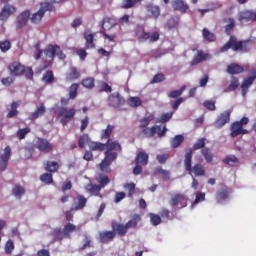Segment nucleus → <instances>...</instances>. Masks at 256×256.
<instances>
[{"label": "nucleus", "mask_w": 256, "mask_h": 256, "mask_svg": "<svg viewBox=\"0 0 256 256\" xmlns=\"http://www.w3.org/2000/svg\"><path fill=\"white\" fill-rule=\"evenodd\" d=\"M85 49H95V35L89 32H84Z\"/></svg>", "instance_id": "obj_29"}, {"label": "nucleus", "mask_w": 256, "mask_h": 256, "mask_svg": "<svg viewBox=\"0 0 256 256\" xmlns=\"http://www.w3.org/2000/svg\"><path fill=\"white\" fill-rule=\"evenodd\" d=\"M46 112L47 108H45V104L41 103L39 106L36 107V110L28 116V119L29 121H36V119L43 117Z\"/></svg>", "instance_id": "obj_19"}, {"label": "nucleus", "mask_w": 256, "mask_h": 256, "mask_svg": "<svg viewBox=\"0 0 256 256\" xmlns=\"http://www.w3.org/2000/svg\"><path fill=\"white\" fill-rule=\"evenodd\" d=\"M151 121H153V116H148L140 119L139 121V128L140 129H146L151 124Z\"/></svg>", "instance_id": "obj_50"}, {"label": "nucleus", "mask_w": 256, "mask_h": 256, "mask_svg": "<svg viewBox=\"0 0 256 256\" xmlns=\"http://www.w3.org/2000/svg\"><path fill=\"white\" fill-rule=\"evenodd\" d=\"M183 91H185V86L181 87L179 90H172L168 94V97H170V99H177V97H181L183 95Z\"/></svg>", "instance_id": "obj_56"}, {"label": "nucleus", "mask_w": 256, "mask_h": 256, "mask_svg": "<svg viewBox=\"0 0 256 256\" xmlns=\"http://www.w3.org/2000/svg\"><path fill=\"white\" fill-rule=\"evenodd\" d=\"M113 27H117V19L115 17L106 16L102 20V29L101 35H103L104 39L110 41L111 43H115V39H117V33L108 34L106 31H111Z\"/></svg>", "instance_id": "obj_5"}, {"label": "nucleus", "mask_w": 256, "mask_h": 256, "mask_svg": "<svg viewBox=\"0 0 256 256\" xmlns=\"http://www.w3.org/2000/svg\"><path fill=\"white\" fill-rule=\"evenodd\" d=\"M115 235V231L99 232V241L105 244L111 243V241L115 239Z\"/></svg>", "instance_id": "obj_23"}, {"label": "nucleus", "mask_w": 256, "mask_h": 256, "mask_svg": "<svg viewBox=\"0 0 256 256\" xmlns=\"http://www.w3.org/2000/svg\"><path fill=\"white\" fill-rule=\"evenodd\" d=\"M202 37L205 39V41H208V43L217 41V36H215V33L209 31L207 28L202 30Z\"/></svg>", "instance_id": "obj_38"}, {"label": "nucleus", "mask_w": 256, "mask_h": 256, "mask_svg": "<svg viewBox=\"0 0 256 256\" xmlns=\"http://www.w3.org/2000/svg\"><path fill=\"white\" fill-rule=\"evenodd\" d=\"M87 143L91 145V138H89V134L80 135L78 139V147H80V149H85V145H87Z\"/></svg>", "instance_id": "obj_41"}, {"label": "nucleus", "mask_w": 256, "mask_h": 256, "mask_svg": "<svg viewBox=\"0 0 256 256\" xmlns=\"http://www.w3.org/2000/svg\"><path fill=\"white\" fill-rule=\"evenodd\" d=\"M98 183H99L100 189H103V188L107 187V185H109V183H111V180L109 179V176H107L105 174H101L98 178Z\"/></svg>", "instance_id": "obj_43"}, {"label": "nucleus", "mask_w": 256, "mask_h": 256, "mask_svg": "<svg viewBox=\"0 0 256 256\" xmlns=\"http://www.w3.org/2000/svg\"><path fill=\"white\" fill-rule=\"evenodd\" d=\"M59 163L57 161H46L44 162V169L48 173H57L59 171Z\"/></svg>", "instance_id": "obj_28"}, {"label": "nucleus", "mask_w": 256, "mask_h": 256, "mask_svg": "<svg viewBox=\"0 0 256 256\" xmlns=\"http://www.w3.org/2000/svg\"><path fill=\"white\" fill-rule=\"evenodd\" d=\"M149 217H150L151 225H153L154 227H157V225H161L162 223L161 216L155 213H150Z\"/></svg>", "instance_id": "obj_51"}, {"label": "nucleus", "mask_w": 256, "mask_h": 256, "mask_svg": "<svg viewBox=\"0 0 256 256\" xmlns=\"http://www.w3.org/2000/svg\"><path fill=\"white\" fill-rule=\"evenodd\" d=\"M129 107H141L143 105V101L139 97H130L127 100Z\"/></svg>", "instance_id": "obj_44"}, {"label": "nucleus", "mask_w": 256, "mask_h": 256, "mask_svg": "<svg viewBox=\"0 0 256 256\" xmlns=\"http://www.w3.org/2000/svg\"><path fill=\"white\" fill-rule=\"evenodd\" d=\"M238 20L240 21V23H245L247 21H256V12H253L251 10L240 12Z\"/></svg>", "instance_id": "obj_20"}, {"label": "nucleus", "mask_w": 256, "mask_h": 256, "mask_svg": "<svg viewBox=\"0 0 256 256\" xmlns=\"http://www.w3.org/2000/svg\"><path fill=\"white\" fill-rule=\"evenodd\" d=\"M231 122V112L229 110H226L224 112H221L216 120L214 121V127L216 129H221L227 125V123Z\"/></svg>", "instance_id": "obj_9"}, {"label": "nucleus", "mask_w": 256, "mask_h": 256, "mask_svg": "<svg viewBox=\"0 0 256 256\" xmlns=\"http://www.w3.org/2000/svg\"><path fill=\"white\" fill-rule=\"evenodd\" d=\"M185 141V136L178 134L171 138L170 145L172 149H177V147H181L182 143Z\"/></svg>", "instance_id": "obj_34"}, {"label": "nucleus", "mask_w": 256, "mask_h": 256, "mask_svg": "<svg viewBox=\"0 0 256 256\" xmlns=\"http://www.w3.org/2000/svg\"><path fill=\"white\" fill-rule=\"evenodd\" d=\"M229 187L222 185L221 188L216 192V201L217 203H223V201H227L230 195Z\"/></svg>", "instance_id": "obj_18"}, {"label": "nucleus", "mask_w": 256, "mask_h": 256, "mask_svg": "<svg viewBox=\"0 0 256 256\" xmlns=\"http://www.w3.org/2000/svg\"><path fill=\"white\" fill-rule=\"evenodd\" d=\"M62 231L65 239H71V233H73L74 231H77V226L69 222L64 226Z\"/></svg>", "instance_id": "obj_32"}, {"label": "nucleus", "mask_w": 256, "mask_h": 256, "mask_svg": "<svg viewBox=\"0 0 256 256\" xmlns=\"http://www.w3.org/2000/svg\"><path fill=\"white\" fill-rule=\"evenodd\" d=\"M135 163L136 165H147L149 163V154L144 151L139 152L135 158Z\"/></svg>", "instance_id": "obj_30"}, {"label": "nucleus", "mask_w": 256, "mask_h": 256, "mask_svg": "<svg viewBox=\"0 0 256 256\" xmlns=\"http://www.w3.org/2000/svg\"><path fill=\"white\" fill-rule=\"evenodd\" d=\"M188 201L189 197H187L185 194L177 193L172 195L169 203L172 207H180L183 209V207H187Z\"/></svg>", "instance_id": "obj_8"}, {"label": "nucleus", "mask_w": 256, "mask_h": 256, "mask_svg": "<svg viewBox=\"0 0 256 256\" xmlns=\"http://www.w3.org/2000/svg\"><path fill=\"white\" fill-rule=\"evenodd\" d=\"M223 163L229 165L230 167H237L239 165V158L236 156H228L223 160Z\"/></svg>", "instance_id": "obj_42"}, {"label": "nucleus", "mask_w": 256, "mask_h": 256, "mask_svg": "<svg viewBox=\"0 0 256 256\" xmlns=\"http://www.w3.org/2000/svg\"><path fill=\"white\" fill-rule=\"evenodd\" d=\"M230 137L235 139V137H239V135H249V130L244 129L239 122H233L230 126Z\"/></svg>", "instance_id": "obj_13"}, {"label": "nucleus", "mask_w": 256, "mask_h": 256, "mask_svg": "<svg viewBox=\"0 0 256 256\" xmlns=\"http://www.w3.org/2000/svg\"><path fill=\"white\" fill-rule=\"evenodd\" d=\"M140 221H141V216L139 214H134L132 218L126 223L127 229H136Z\"/></svg>", "instance_id": "obj_37"}, {"label": "nucleus", "mask_w": 256, "mask_h": 256, "mask_svg": "<svg viewBox=\"0 0 256 256\" xmlns=\"http://www.w3.org/2000/svg\"><path fill=\"white\" fill-rule=\"evenodd\" d=\"M113 131H115V125L108 124L105 129H102L100 132L101 141H106V143L102 142H90L89 149L90 151H105L104 159L100 163V170L104 173H109L111 171V163L117 159V152L113 151H121V144L118 141H113L111 139V135H113Z\"/></svg>", "instance_id": "obj_1"}, {"label": "nucleus", "mask_w": 256, "mask_h": 256, "mask_svg": "<svg viewBox=\"0 0 256 256\" xmlns=\"http://www.w3.org/2000/svg\"><path fill=\"white\" fill-rule=\"evenodd\" d=\"M201 154L208 163H213V155L210 153L209 148H203Z\"/></svg>", "instance_id": "obj_55"}, {"label": "nucleus", "mask_w": 256, "mask_h": 256, "mask_svg": "<svg viewBox=\"0 0 256 256\" xmlns=\"http://www.w3.org/2000/svg\"><path fill=\"white\" fill-rule=\"evenodd\" d=\"M229 49H232V51H244V53H247V51L251 49V46L249 45L248 40L239 41L237 36H230L228 42L220 48V53H226Z\"/></svg>", "instance_id": "obj_3"}, {"label": "nucleus", "mask_w": 256, "mask_h": 256, "mask_svg": "<svg viewBox=\"0 0 256 256\" xmlns=\"http://www.w3.org/2000/svg\"><path fill=\"white\" fill-rule=\"evenodd\" d=\"M9 159H11V147L6 146L4 153L0 155V171H5L9 165Z\"/></svg>", "instance_id": "obj_14"}, {"label": "nucleus", "mask_w": 256, "mask_h": 256, "mask_svg": "<svg viewBox=\"0 0 256 256\" xmlns=\"http://www.w3.org/2000/svg\"><path fill=\"white\" fill-rule=\"evenodd\" d=\"M53 9V4H50L49 2L41 3L38 12L34 13L30 18L31 23H41V20L43 19L45 13H47V11H53Z\"/></svg>", "instance_id": "obj_7"}, {"label": "nucleus", "mask_w": 256, "mask_h": 256, "mask_svg": "<svg viewBox=\"0 0 256 256\" xmlns=\"http://www.w3.org/2000/svg\"><path fill=\"white\" fill-rule=\"evenodd\" d=\"M35 148L40 151V153H51L53 151V144L45 138H37L35 142Z\"/></svg>", "instance_id": "obj_10"}, {"label": "nucleus", "mask_w": 256, "mask_h": 256, "mask_svg": "<svg viewBox=\"0 0 256 256\" xmlns=\"http://www.w3.org/2000/svg\"><path fill=\"white\" fill-rule=\"evenodd\" d=\"M245 68L239 64L231 63L227 66V73L229 75H240V73H244Z\"/></svg>", "instance_id": "obj_27"}, {"label": "nucleus", "mask_w": 256, "mask_h": 256, "mask_svg": "<svg viewBox=\"0 0 256 256\" xmlns=\"http://www.w3.org/2000/svg\"><path fill=\"white\" fill-rule=\"evenodd\" d=\"M205 138H200L197 140V142L193 145L192 153L193 151H198V149H205Z\"/></svg>", "instance_id": "obj_60"}, {"label": "nucleus", "mask_w": 256, "mask_h": 256, "mask_svg": "<svg viewBox=\"0 0 256 256\" xmlns=\"http://www.w3.org/2000/svg\"><path fill=\"white\" fill-rule=\"evenodd\" d=\"M211 59V55L209 53H205L202 50H198L197 54L193 57L192 61L190 62L191 67L194 65H199V63H203V61H209Z\"/></svg>", "instance_id": "obj_17"}, {"label": "nucleus", "mask_w": 256, "mask_h": 256, "mask_svg": "<svg viewBox=\"0 0 256 256\" xmlns=\"http://www.w3.org/2000/svg\"><path fill=\"white\" fill-rule=\"evenodd\" d=\"M29 17H31V12L29 10H25L20 13L16 18L17 29H23V27H26Z\"/></svg>", "instance_id": "obj_15"}, {"label": "nucleus", "mask_w": 256, "mask_h": 256, "mask_svg": "<svg viewBox=\"0 0 256 256\" xmlns=\"http://www.w3.org/2000/svg\"><path fill=\"white\" fill-rule=\"evenodd\" d=\"M40 181L45 185H51L53 183V174L44 173L40 176Z\"/></svg>", "instance_id": "obj_48"}, {"label": "nucleus", "mask_w": 256, "mask_h": 256, "mask_svg": "<svg viewBox=\"0 0 256 256\" xmlns=\"http://www.w3.org/2000/svg\"><path fill=\"white\" fill-rule=\"evenodd\" d=\"M5 253L6 255H11V253H13V251H15V243L13 242V240H8L5 244Z\"/></svg>", "instance_id": "obj_53"}, {"label": "nucleus", "mask_w": 256, "mask_h": 256, "mask_svg": "<svg viewBox=\"0 0 256 256\" xmlns=\"http://www.w3.org/2000/svg\"><path fill=\"white\" fill-rule=\"evenodd\" d=\"M20 105H21V102H12L10 106L11 110L6 115L7 119H13V117H17V115H19V110L17 109L19 108Z\"/></svg>", "instance_id": "obj_35"}, {"label": "nucleus", "mask_w": 256, "mask_h": 256, "mask_svg": "<svg viewBox=\"0 0 256 256\" xmlns=\"http://www.w3.org/2000/svg\"><path fill=\"white\" fill-rule=\"evenodd\" d=\"M237 87H239V79L235 76H232L228 86V91H235Z\"/></svg>", "instance_id": "obj_57"}, {"label": "nucleus", "mask_w": 256, "mask_h": 256, "mask_svg": "<svg viewBox=\"0 0 256 256\" xmlns=\"http://www.w3.org/2000/svg\"><path fill=\"white\" fill-rule=\"evenodd\" d=\"M171 119H173V112H167L158 118L157 123H168Z\"/></svg>", "instance_id": "obj_52"}, {"label": "nucleus", "mask_w": 256, "mask_h": 256, "mask_svg": "<svg viewBox=\"0 0 256 256\" xmlns=\"http://www.w3.org/2000/svg\"><path fill=\"white\" fill-rule=\"evenodd\" d=\"M42 81L47 85H53V83L55 82V75L53 74V71H46L42 76Z\"/></svg>", "instance_id": "obj_39"}, {"label": "nucleus", "mask_w": 256, "mask_h": 256, "mask_svg": "<svg viewBox=\"0 0 256 256\" xmlns=\"http://www.w3.org/2000/svg\"><path fill=\"white\" fill-rule=\"evenodd\" d=\"M11 49V42L9 40L0 41V50L2 53H7Z\"/></svg>", "instance_id": "obj_62"}, {"label": "nucleus", "mask_w": 256, "mask_h": 256, "mask_svg": "<svg viewBox=\"0 0 256 256\" xmlns=\"http://www.w3.org/2000/svg\"><path fill=\"white\" fill-rule=\"evenodd\" d=\"M193 163V148H186L184 154V169L187 173H194L196 177H205V168L203 165Z\"/></svg>", "instance_id": "obj_2"}, {"label": "nucleus", "mask_w": 256, "mask_h": 256, "mask_svg": "<svg viewBox=\"0 0 256 256\" xmlns=\"http://www.w3.org/2000/svg\"><path fill=\"white\" fill-rule=\"evenodd\" d=\"M147 13H149L150 17H153L154 19H157L159 15H161V8L159 6H155L153 4H149L146 7Z\"/></svg>", "instance_id": "obj_33"}, {"label": "nucleus", "mask_w": 256, "mask_h": 256, "mask_svg": "<svg viewBox=\"0 0 256 256\" xmlns=\"http://www.w3.org/2000/svg\"><path fill=\"white\" fill-rule=\"evenodd\" d=\"M11 75L19 76L25 73V66L21 65L19 62H13L8 67Z\"/></svg>", "instance_id": "obj_21"}, {"label": "nucleus", "mask_w": 256, "mask_h": 256, "mask_svg": "<svg viewBox=\"0 0 256 256\" xmlns=\"http://www.w3.org/2000/svg\"><path fill=\"white\" fill-rule=\"evenodd\" d=\"M17 12V8L13 5H6L2 8L0 12V27H3L7 23V19Z\"/></svg>", "instance_id": "obj_11"}, {"label": "nucleus", "mask_w": 256, "mask_h": 256, "mask_svg": "<svg viewBox=\"0 0 256 256\" xmlns=\"http://www.w3.org/2000/svg\"><path fill=\"white\" fill-rule=\"evenodd\" d=\"M80 77H81V70H79V68L73 67V66H71L65 74V80L68 83L77 81V79H79Z\"/></svg>", "instance_id": "obj_16"}, {"label": "nucleus", "mask_w": 256, "mask_h": 256, "mask_svg": "<svg viewBox=\"0 0 256 256\" xmlns=\"http://www.w3.org/2000/svg\"><path fill=\"white\" fill-rule=\"evenodd\" d=\"M172 7L174 11H179L182 14H185L187 11H189V5L186 4L183 0H174Z\"/></svg>", "instance_id": "obj_22"}, {"label": "nucleus", "mask_w": 256, "mask_h": 256, "mask_svg": "<svg viewBox=\"0 0 256 256\" xmlns=\"http://www.w3.org/2000/svg\"><path fill=\"white\" fill-rule=\"evenodd\" d=\"M82 85L86 89H93L95 87V78H85L82 80Z\"/></svg>", "instance_id": "obj_54"}, {"label": "nucleus", "mask_w": 256, "mask_h": 256, "mask_svg": "<svg viewBox=\"0 0 256 256\" xmlns=\"http://www.w3.org/2000/svg\"><path fill=\"white\" fill-rule=\"evenodd\" d=\"M137 5V0H123L121 8L122 9H131Z\"/></svg>", "instance_id": "obj_59"}, {"label": "nucleus", "mask_w": 256, "mask_h": 256, "mask_svg": "<svg viewBox=\"0 0 256 256\" xmlns=\"http://www.w3.org/2000/svg\"><path fill=\"white\" fill-rule=\"evenodd\" d=\"M223 23H226V26H225L226 35L231 37L233 33V29H235V19L231 17H225L223 18Z\"/></svg>", "instance_id": "obj_25"}, {"label": "nucleus", "mask_w": 256, "mask_h": 256, "mask_svg": "<svg viewBox=\"0 0 256 256\" xmlns=\"http://www.w3.org/2000/svg\"><path fill=\"white\" fill-rule=\"evenodd\" d=\"M157 129H161V126H152L142 129V133L144 137H147L148 139H151V137H155L157 134Z\"/></svg>", "instance_id": "obj_31"}, {"label": "nucleus", "mask_w": 256, "mask_h": 256, "mask_svg": "<svg viewBox=\"0 0 256 256\" xmlns=\"http://www.w3.org/2000/svg\"><path fill=\"white\" fill-rule=\"evenodd\" d=\"M57 51H59V45L49 44L44 50V55L53 60L55 59V55H57Z\"/></svg>", "instance_id": "obj_26"}, {"label": "nucleus", "mask_w": 256, "mask_h": 256, "mask_svg": "<svg viewBox=\"0 0 256 256\" xmlns=\"http://www.w3.org/2000/svg\"><path fill=\"white\" fill-rule=\"evenodd\" d=\"M203 106L206 109H208V111H216L217 110V106H215V102H213L211 100L204 101Z\"/></svg>", "instance_id": "obj_64"}, {"label": "nucleus", "mask_w": 256, "mask_h": 256, "mask_svg": "<svg viewBox=\"0 0 256 256\" xmlns=\"http://www.w3.org/2000/svg\"><path fill=\"white\" fill-rule=\"evenodd\" d=\"M155 173L161 175L163 181H169L171 179V173L163 168L156 169Z\"/></svg>", "instance_id": "obj_49"}, {"label": "nucleus", "mask_w": 256, "mask_h": 256, "mask_svg": "<svg viewBox=\"0 0 256 256\" xmlns=\"http://www.w3.org/2000/svg\"><path fill=\"white\" fill-rule=\"evenodd\" d=\"M113 231L114 233H117L118 235H120V237H125L129 229L127 228L126 224H116L113 226Z\"/></svg>", "instance_id": "obj_36"}, {"label": "nucleus", "mask_w": 256, "mask_h": 256, "mask_svg": "<svg viewBox=\"0 0 256 256\" xmlns=\"http://www.w3.org/2000/svg\"><path fill=\"white\" fill-rule=\"evenodd\" d=\"M124 189L128 191V197H133L135 195V183L131 182L124 185Z\"/></svg>", "instance_id": "obj_61"}, {"label": "nucleus", "mask_w": 256, "mask_h": 256, "mask_svg": "<svg viewBox=\"0 0 256 256\" xmlns=\"http://www.w3.org/2000/svg\"><path fill=\"white\" fill-rule=\"evenodd\" d=\"M75 115H77V110L75 108L61 107L58 110V117L63 127L71 122L72 119L75 118Z\"/></svg>", "instance_id": "obj_6"}, {"label": "nucleus", "mask_w": 256, "mask_h": 256, "mask_svg": "<svg viewBox=\"0 0 256 256\" xmlns=\"http://www.w3.org/2000/svg\"><path fill=\"white\" fill-rule=\"evenodd\" d=\"M87 205V198L83 195H78L74 201V211H81V209H85Z\"/></svg>", "instance_id": "obj_24"}, {"label": "nucleus", "mask_w": 256, "mask_h": 256, "mask_svg": "<svg viewBox=\"0 0 256 256\" xmlns=\"http://www.w3.org/2000/svg\"><path fill=\"white\" fill-rule=\"evenodd\" d=\"M86 191L88 193H91V195H95L96 193H99L101 192V187L97 184H88L86 187H85Z\"/></svg>", "instance_id": "obj_47"}, {"label": "nucleus", "mask_w": 256, "mask_h": 256, "mask_svg": "<svg viewBox=\"0 0 256 256\" xmlns=\"http://www.w3.org/2000/svg\"><path fill=\"white\" fill-rule=\"evenodd\" d=\"M78 91H79V84L77 83H73L70 87H69V99H75L78 95Z\"/></svg>", "instance_id": "obj_45"}, {"label": "nucleus", "mask_w": 256, "mask_h": 256, "mask_svg": "<svg viewBox=\"0 0 256 256\" xmlns=\"http://www.w3.org/2000/svg\"><path fill=\"white\" fill-rule=\"evenodd\" d=\"M135 35L139 41V43H145L148 41V43H156V41H159V38L161 35L159 32L154 31L152 33L145 31V25L138 24L135 28Z\"/></svg>", "instance_id": "obj_4"}, {"label": "nucleus", "mask_w": 256, "mask_h": 256, "mask_svg": "<svg viewBox=\"0 0 256 256\" xmlns=\"http://www.w3.org/2000/svg\"><path fill=\"white\" fill-rule=\"evenodd\" d=\"M12 193L17 199H21V197L25 195V188L21 187L20 185H15L12 190Z\"/></svg>", "instance_id": "obj_46"}, {"label": "nucleus", "mask_w": 256, "mask_h": 256, "mask_svg": "<svg viewBox=\"0 0 256 256\" xmlns=\"http://www.w3.org/2000/svg\"><path fill=\"white\" fill-rule=\"evenodd\" d=\"M107 101L109 107H114L115 109L121 107V105H125V98L119 92L111 94Z\"/></svg>", "instance_id": "obj_12"}, {"label": "nucleus", "mask_w": 256, "mask_h": 256, "mask_svg": "<svg viewBox=\"0 0 256 256\" xmlns=\"http://www.w3.org/2000/svg\"><path fill=\"white\" fill-rule=\"evenodd\" d=\"M165 81V74L158 73L154 75L153 79L150 81V85H155V83H163Z\"/></svg>", "instance_id": "obj_58"}, {"label": "nucleus", "mask_w": 256, "mask_h": 256, "mask_svg": "<svg viewBox=\"0 0 256 256\" xmlns=\"http://www.w3.org/2000/svg\"><path fill=\"white\" fill-rule=\"evenodd\" d=\"M51 236L53 237V241H63L65 238L61 228H53L51 231Z\"/></svg>", "instance_id": "obj_40"}, {"label": "nucleus", "mask_w": 256, "mask_h": 256, "mask_svg": "<svg viewBox=\"0 0 256 256\" xmlns=\"http://www.w3.org/2000/svg\"><path fill=\"white\" fill-rule=\"evenodd\" d=\"M28 133H31V129L30 128L19 129L17 131V137L21 141V140L25 139V137H27Z\"/></svg>", "instance_id": "obj_63"}]
</instances>
